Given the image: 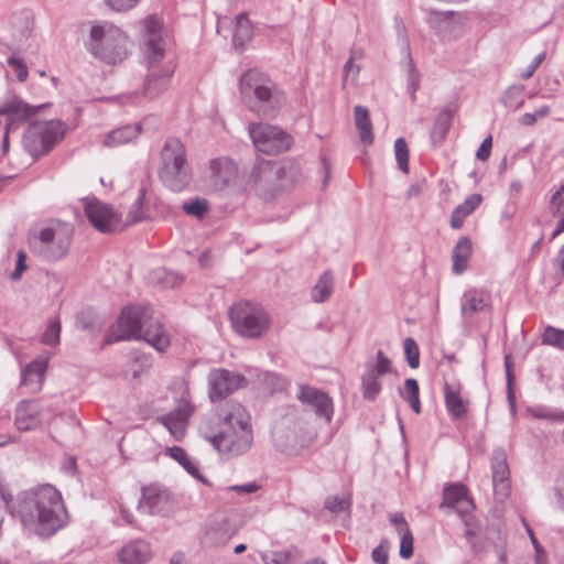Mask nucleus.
Here are the masks:
<instances>
[{
	"label": "nucleus",
	"mask_w": 564,
	"mask_h": 564,
	"mask_svg": "<svg viewBox=\"0 0 564 564\" xmlns=\"http://www.w3.org/2000/svg\"><path fill=\"white\" fill-rule=\"evenodd\" d=\"M0 497L8 512L37 535L51 536L68 521L62 495L51 485L22 491L14 498L0 478Z\"/></svg>",
	"instance_id": "obj_1"
},
{
	"label": "nucleus",
	"mask_w": 564,
	"mask_h": 564,
	"mask_svg": "<svg viewBox=\"0 0 564 564\" xmlns=\"http://www.w3.org/2000/svg\"><path fill=\"white\" fill-rule=\"evenodd\" d=\"M199 432L216 451L228 457L246 453L253 441L250 415L234 401L226 402L216 413L206 416Z\"/></svg>",
	"instance_id": "obj_2"
},
{
	"label": "nucleus",
	"mask_w": 564,
	"mask_h": 564,
	"mask_svg": "<svg viewBox=\"0 0 564 564\" xmlns=\"http://www.w3.org/2000/svg\"><path fill=\"white\" fill-rule=\"evenodd\" d=\"M143 25L144 35L142 50L149 68L144 84V94L149 98H153L167 88L175 66L172 62L163 63L160 66L165 56L161 21L156 17L150 15L144 19Z\"/></svg>",
	"instance_id": "obj_3"
},
{
	"label": "nucleus",
	"mask_w": 564,
	"mask_h": 564,
	"mask_svg": "<svg viewBox=\"0 0 564 564\" xmlns=\"http://www.w3.org/2000/svg\"><path fill=\"white\" fill-rule=\"evenodd\" d=\"M240 95L250 111L272 119L286 104L284 91L265 74L250 69L240 77Z\"/></svg>",
	"instance_id": "obj_4"
},
{
	"label": "nucleus",
	"mask_w": 564,
	"mask_h": 564,
	"mask_svg": "<svg viewBox=\"0 0 564 564\" xmlns=\"http://www.w3.org/2000/svg\"><path fill=\"white\" fill-rule=\"evenodd\" d=\"M151 311L147 306L129 305L118 318L113 340L143 339L159 351L170 345V336L160 323H150Z\"/></svg>",
	"instance_id": "obj_5"
},
{
	"label": "nucleus",
	"mask_w": 564,
	"mask_h": 564,
	"mask_svg": "<svg viewBox=\"0 0 564 564\" xmlns=\"http://www.w3.org/2000/svg\"><path fill=\"white\" fill-rule=\"evenodd\" d=\"M159 177L171 192L181 193L192 182L193 172L184 144L176 138L166 139L160 154Z\"/></svg>",
	"instance_id": "obj_6"
},
{
	"label": "nucleus",
	"mask_w": 564,
	"mask_h": 564,
	"mask_svg": "<svg viewBox=\"0 0 564 564\" xmlns=\"http://www.w3.org/2000/svg\"><path fill=\"white\" fill-rule=\"evenodd\" d=\"M127 42V35L118 26L100 22L91 26L85 47L96 58L107 64H117L128 55Z\"/></svg>",
	"instance_id": "obj_7"
},
{
	"label": "nucleus",
	"mask_w": 564,
	"mask_h": 564,
	"mask_svg": "<svg viewBox=\"0 0 564 564\" xmlns=\"http://www.w3.org/2000/svg\"><path fill=\"white\" fill-rule=\"evenodd\" d=\"M73 241V228L54 223L29 237L31 251L47 262H56L66 257Z\"/></svg>",
	"instance_id": "obj_8"
},
{
	"label": "nucleus",
	"mask_w": 564,
	"mask_h": 564,
	"mask_svg": "<svg viewBox=\"0 0 564 564\" xmlns=\"http://www.w3.org/2000/svg\"><path fill=\"white\" fill-rule=\"evenodd\" d=\"M65 131L66 124L61 120L34 122L24 133L23 145L31 156L39 159L63 139Z\"/></svg>",
	"instance_id": "obj_9"
},
{
	"label": "nucleus",
	"mask_w": 564,
	"mask_h": 564,
	"mask_svg": "<svg viewBox=\"0 0 564 564\" xmlns=\"http://www.w3.org/2000/svg\"><path fill=\"white\" fill-rule=\"evenodd\" d=\"M234 329L243 337L258 338L269 327L270 318L265 311L250 302H238L229 312Z\"/></svg>",
	"instance_id": "obj_10"
},
{
	"label": "nucleus",
	"mask_w": 564,
	"mask_h": 564,
	"mask_svg": "<svg viewBox=\"0 0 564 564\" xmlns=\"http://www.w3.org/2000/svg\"><path fill=\"white\" fill-rule=\"evenodd\" d=\"M249 135L254 148L264 154L275 155L288 151L292 145V137L276 126L268 123H251Z\"/></svg>",
	"instance_id": "obj_11"
},
{
	"label": "nucleus",
	"mask_w": 564,
	"mask_h": 564,
	"mask_svg": "<svg viewBox=\"0 0 564 564\" xmlns=\"http://www.w3.org/2000/svg\"><path fill=\"white\" fill-rule=\"evenodd\" d=\"M174 507V499L165 486L153 482L141 487V498L138 501L139 512L149 516L167 517Z\"/></svg>",
	"instance_id": "obj_12"
},
{
	"label": "nucleus",
	"mask_w": 564,
	"mask_h": 564,
	"mask_svg": "<svg viewBox=\"0 0 564 564\" xmlns=\"http://www.w3.org/2000/svg\"><path fill=\"white\" fill-rule=\"evenodd\" d=\"M47 105L48 104L32 106L14 95L8 97L2 102V105L0 106V116L9 117V121L6 126V132L3 134V139L1 142V151L3 154H7L9 151V130L15 123L24 122L30 118L36 116L39 111Z\"/></svg>",
	"instance_id": "obj_13"
},
{
	"label": "nucleus",
	"mask_w": 564,
	"mask_h": 564,
	"mask_svg": "<svg viewBox=\"0 0 564 564\" xmlns=\"http://www.w3.org/2000/svg\"><path fill=\"white\" fill-rule=\"evenodd\" d=\"M426 23L441 41H454L465 32V18L455 11L431 10Z\"/></svg>",
	"instance_id": "obj_14"
},
{
	"label": "nucleus",
	"mask_w": 564,
	"mask_h": 564,
	"mask_svg": "<svg viewBox=\"0 0 564 564\" xmlns=\"http://www.w3.org/2000/svg\"><path fill=\"white\" fill-rule=\"evenodd\" d=\"M278 163L273 161H259L250 174V185L263 199H272L282 192L279 186Z\"/></svg>",
	"instance_id": "obj_15"
},
{
	"label": "nucleus",
	"mask_w": 564,
	"mask_h": 564,
	"mask_svg": "<svg viewBox=\"0 0 564 564\" xmlns=\"http://www.w3.org/2000/svg\"><path fill=\"white\" fill-rule=\"evenodd\" d=\"M207 381L208 397L213 402L221 400L238 389L247 387L248 384L246 377L225 368L210 370L207 377Z\"/></svg>",
	"instance_id": "obj_16"
},
{
	"label": "nucleus",
	"mask_w": 564,
	"mask_h": 564,
	"mask_svg": "<svg viewBox=\"0 0 564 564\" xmlns=\"http://www.w3.org/2000/svg\"><path fill=\"white\" fill-rule=\"evenodd\" d=\"M296 399L315 416L330 423L334 415V402L325 391L308 384H299Z\"/></svg>",
	"instance_id": "obj_17"
},
{
	"label": "nucleus",
	"mask_w": 564,
	"mask_h": 564,
	"mask_svg": "<svg viewBox=\"0 0 564 564\" xmlns=\"http://www.w3.org/2000/svg\"><path fill=\"white\" fill-rule=\"evenodd\" d=\"M376 364L366 362L365 372L361 376V391L366 400H375L381 391L380 377L392 370L390 359L382 350L377 351Z\"/></svg>",
	"instance_id": "obj_18"
},
{
	"label": "nucleus",
	"mask_w": 564,
	"mask_h": 564,
	"mask_svg": "<svg viewBox=\"0 0 564 564\" xmlns=\"http://www.w3.org/2000/svg\"><path fill=\"white\" fill-rule=\"evenodd\" d=\"M84 207L88 220L98 231L112 232L120 226V215L99 199L85 198Z\"/></svg>",
	"instance_id": "obj_19"
},
{
	"label": "nucleus",
	"mask_w": 564,
	"mask_h": 564,
	"mask_svg": "<svg viewBox=\"0 0 564 564\" xmlns=\"http://www.w3.org/2000/svg\"><path fill=\"white\" fill-rule=\"evenodd\" d=\"M491 474L494 494L497 500L503 501L510 495V469L507 453L503 448H496L491 455Z\"/></svg>",
	"instance_id": "obj_20"
},
{
	"label": "nucleus",
	"mask_w": 564,
	"mask_h": 564,
	"mask_svg": "<svg viewBox=\"0 0 564 564\" xmlns=\"http://www.w3.org/2000/svg\"><path fill=\"white\" fill-rule=\"evenodd\" d=\"M194 412V406L188 399L182 397L173 411L160 415L158 421L164 425L170 433L177 440L184 436L189 416Z\"/></svg>",
	"instance_id": "obj_21"
},
{
	"label": "nucleus",
	"mask_w": 564,
	"mask_h": 564,
	"mask_svg": "<svg viewBox=\"0 0 564 564\" xmlns=\"http://www.w3.org/2000/svg\"><path fill=\"white\" fill-rule=\"evenodd\" d=\"M441 507L454 509L459 516H468L475 508L467 488L462 484L449 485L444 488Z\"/></svg>",
	"instance_id": "obj_22"
},
{
	"label": "nucleus",
	"mask_w": 564,
	"mask_h": 564,
	"mask_svg": "<svg viewBox=\"0 0 564 564\" xmlns=\"http://www.w3.org/2000/svg\"><path fill=\"white\" fill-rule=\"evenodd\" d=\"M444 402L449 416L456 421L465 420L468 414L470 401L462 392V388L445 383Z\"/></svg>",
	"instance_id": "obj_23"
},
{
	"label": "nucleus",
	"mask_w": 564,
	"mask_h": 564,
	"mask_svg": "<svg viewBox=\"0 0 564 564\" xmlns=\"http://www.w3.org/2000/svg\"><path fill=\"white\" fill-rule=\"evenodd\" d=\"M209 170L212 185L217 191L228 186L237 176L235 163L227 158L212 160Z\"/></svg>",
	"instance_id": "obj_24"
},
{
	"label": "nucleus",
	"mask_w": 564,
	"mask_h": 564,
	"mask_svg": "<svg viewBox=\"0 0 564 564\" xmlns=\"http://www.w3.org/2000/svg\"><path fill=\"white\" fill-rule=\"evenodd\" d=\"M14 424L19 431H30L41 424V406L36 401L23 400L15 409Z\"/></svg>",
	"instance_id": "obj_25"
},
{
	"label": "nucleus",
	"mask_w": 564,
	"mask_h": 564,
	"mask_svg": "<svg viewBox=\"0 0 564 564\" xmlns=\"http://www.w3.org/2000/svg\"><path fill=\"white\" fill-rule=\"evenodd\" d=\"M490 306V295L480 289L467 290L460 299V313L463 318L469 319L475 314L484 312Z\"/></svg>",
	"instance_id": "obj_26"
},
{
	"label": "nucleus",
	"mask_w": 564,
	"mask_h": 564,
	"mask_svg": "<svg viewBox=\"0 0 564 564\" xmlns=\"http://www.w3.org/2000/svg\"><path fill=\"white\" fill-rule=\"evenodd\" d=\"M150 557V544L143 540H135L128 543L119 553V560L123 564H145Z\"/></svg>",
	"instance_id": "obj_27"
},
{
	"label": "nucleus",
	"mask_w": 564,
	"mask_h": 564,
	"mask_svg": "<svg viewBox=\"0 0 564 564\" xmlns=\"http://www.w3.org/2000/svg\"><path fill=\"white\" fill-rule=\"evenodd\" d=\"M235 535V530L230 522L221 518L220 520L213 521L205 533L206 542L212 546L226 545Z\"/></svg>",
	"instance_id": "obj_28"
},
{
	"label": "nucleus",
	"mask_w": 564,
	"mask_h": 564,
	"mask_svg": "<svg viewBox=\"0 0 564 564\" xmlns=\"http://www.w3.org/2000/svg\"><path fill=\"white\" fill-rule=\"evenodd\" d=\"M50 357L36 358L25 366L22 371V384L35 383L34 391H39L44 382Z\"/></svg>",
	"instance_id": "obj_29"
},
{
	"label": "nucleus",
	"mask_w": 564,
	"mask_h": 564,
	"mask_svg": "<svg viewBox=\"0 0 564 564\" xmlns=\"http://www.w3.org/2000/svg\"><path fill=\"white\" fill-rule=\"evenodd\" d=\"M279 186L281 191L291 189L302 178V170L300 164L294 160H285L278 163Z\"/></svg>",
	"instance_id": "obj_30"
},
{
	"label": "nucleus",
	"mask_w": 564,
	"mask_h": 564,
	"mask_svg": "<svg viewBox=\"0 0 564 564\" xmlns=\"http://www.w3.org/2000/svg\"><path fill=\"white\" fill-rule=\"evenodd\" d=\"M473 252V242L468 237L458 239L452 252L453 272L462 274L468 267L469 259Z\"/></svg>",
	"instance_id": "obj_31"
},
{
	"label": "nucleus",
	"mask_w": 564,
	"mask_h": 564,
	"mask_svg": "<svg viewBox=\"0 0 564 564\" xmlns=\"http://www.w3.org/2000/svg\"><path fill=\"white\" fill-rule=\"evenodd\" d=\"M141 133V126L139 123L135 124H127L120 128H117L110 131L105 140L104 144L106 147H117L127 144L129 142L134 141L139 134Z\"/></svg>",
	"instance_id": "obj_32"
},
{
	"label": "nucleus",
	"mask_w": 564,
	"mask_h": 564,
	"mask_svg": "<svg viewBox=\"0 0 564 564\" xmlns=\"http://www.w3.org/2000/svg\"><path fill=\"white\" fill-rule=\"evenodd\" d=\"M482 197L480 194L469 195L464 203L458 205L452 213L451 227L459 229L466 217H468L481 203Z\"/></svg>",
	"instance_id": "obj_33"
},
{
	"label": "nucleus",
	"mask_w": 564,
	"mask_h": 564,
	"mask_svg": "<svg viewBox=\"0 0 564 564\" xmlns=\"http://www.w3.org/2000/svg\"><path fill=\"white\" fill-rule=\"evenodd\" d=\"M355 124L359 132L361 142L366 145H370L373 142L372 123L369 116V110L364 106H355Z\"/></svg>",
	"instance_id": "obj_34"
},
{
	"label": "nucleus",
	"mask_w": 564,
	"mask_h": 564,
	"mask_svg": "<svg viewBox=\"0 0 564 564\" xmlns=\"http://www.w3.org/2000/svg\"><path fill=\"white\" fill-rule=\"evenodd\" d=\"M454 112L449 108H444L435 118L432 130H431V140L434 144H441L453 122Z\"/></svg>",
	"instance_id": "obj_35"
},
{
	"label": "nucleus",
	"mask_w": 564,
	"mask_h": 564,
	"mask_svg": "<svg viewBox=\"0 0 564 564\" xmlns=\"http://www.w3.org/2000/svg\"><path fill=\"white\" fill-rule=\"evenodd\" d=\"M334 291V276L332 271H325L316 281L311 290V299L314 303H324L333 294Z\"/></svg>",
	"instance_id": "obj_36"
},
{
	"label": "nucleus",
	"mask_w": 564,
	"mask_h": 564,
	"mask_svg": "<svg viewBox=\"0 0 564 564\" xmlns=\"http://www.w3.org/2000/svg\"><path fill=\"white\" fill-rule=\"evenodd\" d=\"M252 36V28L246 13H239L236 17V26L234 31L232 42L237 51H241L247 41Z\"/></svg>",
	"instance_id": "obj_37"
},
{
	"label": "nucleus",
	"mask_w": 564,
	"mask_h": 564,
	"mask_svg": "<svg viewBox=\"0 0 564 564\" xmlns=\"http://www.w3.org/2000/svg\"><path fill=\"white\" fill-rule=\"evenodd\" d=\"M399 393L409 402L413 412H415L416 414L421 413L420 388L415 379H405L404 389H400Z\"/></svg>",
	"instance_id": "obj_38"
},
{
	"label": "nucleus",
	"mask_w": 564,
	"mask_h": 564,
	"mask_svg": "<svg viewBox=\"0 0 564 564\" xmlns=\"http://www.w3.org/2000/svg\"><path fill=\"white\" fill-rule=\"evenodd\" d=\"M170 455L180 463V465L194 478L203 481V475L197 466L192 462L187 453L178 446L169 448Z\"/></svg>",
	"instance_id": "obj_39"
},
{
	"label": "nucleus",
	"mask_w": 564,
	"mask_h": 564,
	"mask_svg": "<svg viewBox=\"0 0 564 564\" xmlns=\"http://www.w3.org/2000/svg\"><path fill=\"white\" fill-rule=\"evenodd\" d=\"M524 90L523 85H513L510 86L503 94L501 102L505 105V107L509 109L517 110L521 108L524 104V100L522 98V94Z\"/></svg>",
	"instance_id": "obj_40"
},
{
	"label": "nucleus",
	"mask_w": 564,
	"mask_h": 564,
	"mask_svg": "<svg viewBox=\"0 0 564 564\" xmlns=\"http://www.w3.org/2000/svg\"><path fill=\"white\" fill-rule=\"evenodd\" d=\"M208 202L203 197H195L189 200H185L182 205V209L186 215L194 216L196 218H203L208 212Z\"/></svg>",
	"instance_id": "obj_41"
},
{
	"label": "nucleus",
	"mask_w": 564,
	"mask_h": 564,
	"mask_svg": "<svg viewBox=\"0 0 564 564\" xmlns=\"http://www.w3.org/2000/svg\"><path fill=\"white\" fill-rule=\"evenodd\" d=\"M153 278L163 286V288H176L182 284L183 276L176 272L169 271L164 268H160L153 271Z\"/></svg>",
	"instance_id": "obj_42"
},
{
	"label": "nucleus",
	"mask_w": 564,
	"mask_h": 564,
	"mask_svg": "<svg viewBox=\"0 0 564 564\" xmlns=\"http://www.w3.org/2000/svg\"><path fill=\"white\" fill-rule=\"evenodd\" d=\"M406 70H408V91L411 98V101L414 102L416 99V90L420 87V73L417 72L415 64L408 54V62H406Z\"/></svg>",
	"instance_id": "obj_43"
},
{
	"label": "nucleus",
	"mask_w": 564,
	"mask_h": 564,
	"mask_svg": "<svg viewBox=\"0 0 564 564\" xmlns=\"http://www.w3.org/2000/svg\"><path fill=\"white\" fill-rule=\"evenodd\" d=\"M542 343L558 349H564V329L547 326L542 334Z\"/></svg>",
	"instance_id": "obj_44"
},
{
	"label": "nucleus",
	"mask_w": 564,
	"mask_h": 564,
	"mask_svg": "<svg viewBox=\"0 0 564 564\" xmlns=\"http://www.w3.org/2000/svg\"><path fill=\"white\" fill-rule=\"evenodd\" d=\"M145 199V188L142 187L139 189V195L135 202L132 204L129 214L128 221L131 224L140 223L147 218L143 204Z\"/></svg>",
	"instance_id": "obj_45"
},
{
	"label": "nucleus",
	"mask_w": 564,
	"mask_h": 564,
	"mask_svg": "<svg viewBox=\"0 0 564 564\" xmlns=\"http://www.w3.org/2000/svg\"><path fill=\"white\" fill-rule=\"evenodd\" d=\"M394 154L399 169L405 174L409 173V148L403 138L395 140Z\"/></svg>",
	"instance_id": "obj_46"
},
{
	"label": "nucleus",
	"mask_w": 564,
	"mask_h": 564,
	"mask_svg": "<svg viewBox=\"0 0 564 564\" xmlns=\"http://www.w3.org/2000/svg\"><path fill=\"white\" fill-rule=\"evenodd\" d=\"M404 354L409 366L413 369L420 366V351L416 341L406 337L403 341Z\"/></svg>",
	"instance_id": "obj_47"
},
{
	"label": "nucleus",
	"mask_w": 564,
	"mask_h": 564,
	"mask_svg": "<svg viewBox=\"0 0 564 564\" xmlns=\"http://www.w3.org/2000/svg\"><path fill=\"white\" fill-rule=\"evenodd\" d=\"M61 323L58 319L52 321L42 335V343L48 346L59 344Z\"/></svg>",
	"instance_id": "obj_48"
},
{
	"label": "nucleus",
	"mask_w": 564,
	"mask_h": 564,
	"mask_svg": "<svg viewBox=\"0 0 564 564\" xmlns=\"http://www.w3.org/2000/svg\"><path fill=\"white\" fill-rule=\"evenodd\" d=\"M350 498L333 496L325 500V508L333 513H339L350 507Z\"/></svg>",
	"instance_id": "obj_49"
},
{
	"label": "nucleus",
	"mask_w": 564,
	"mask_h": 564,
	"mask_svg": "<svg viewBox=\"0 0 564 564\" xmlns=\"http://www.w3.org/2000/svg\"><path fill=\"white\" fill-rule=\"evenodd\" d=\"M401 535L400 556L409 558L413 555V535L410 529L399 533Z\"/></svg>",
	"instance_id": "obj_50"
},
{
	"label": "nucleus",
	"mask_w": 564,
	"mask_h": 564,
	"mask_svg": "<svg viewBox=\"0 0 564 564\" xmlns=\"http://www.w3.org/2000/svg\"><path fill=\"white\" fill-rule=\"evenodd\" d=\"M8 64L17 73V78L20 82H24L28 78L29 70L23 59L15 57L14 55L8 58Z\"/></svg>",
	"instance_id": "obj_51"
},
{
	"label": "nucleus",
	"mask_w": 564,
	"mask_h": 564,
	"mask_svg": "<svg viewBox=\"0 0 564 564\" xmlns=\"http://www.w3.org/2000/svg\"><path fill=\"white\" fill-rule=\"evenodd\" d=\"M107 6L117 12H124L133 9L140 0H105Z\"/></svg>",
	"instance_id": "obj_52"
},
{
	"label": "nucleus",
	"mask_w": 564,
	"mask_h": 564,
	"mask_svg": "<svg viewBox=\"0 0 564 564\" xmlns=\"http://www.w3.org/2000/svg\"><path fill=\"white\" fill-rule=\"evenodd\" d=\"M492 148V138L488 135L485 138L476 152V158L480 161H487L490 156Z\"/></svg>",
	"instance_id": "obj_53"
},
{
	"label": "nucleus",
	"mask_w": 564,
	"mask_h": 564,
	"mask_svg": "<svg viewBox=\"0 0 564 564\" xmlns=\"http://www.w3.org/2000/svg\"><path fill=\"white\" fill-rule=\"evenodd\" d=\"M562 207H564V185L553 194L551 199V209L554 215L558 214Z\"/></svg>",
	"instance_id": "obj_54"
},
{
	"label": "nucleus",
	"mask_w": 564,
	"mask_h": 564,
	"mask_svg": "<svg viewBox=\"0 0 564 564\" xmlns=\"http://www.w3.org/2000/svg\"><path fill=\"white\" fill-rule=\"evenodd\" d=\"M545 53L538 54L534 59L530 63V65L525 68V70L521 74V77L523 79H529L533 76L536 68L540 66V64L544 61Z\"/></svg>",
	"instance_id": "obj_55"
},
{
	"label": "nucleus",
	"mask_w": 564,
	"mask_h": 564,
	"mask_svg": "<svg viewBox=\"0 0 564 564\" xmlns=\"http://www.w3.org/2000/svg\"><path fill=\"white\" fill-rule=\"evenodd\" d=\"M25 260H26L25 253L23 251H19L18 252L17 263H15V269L11 273V279L12 280L15 281V280H19L21 278L22 273L26 269Z\"/></svg>",
	"instance_id": "obj_56"
},
{
	"label": "nucleus",
	"mask_w": 564,
	"mask_h": 564,
	"mask_svg": "<svg viewBox=\"0 0 564 564\" xmlns=\"http://www.w3.org/2000/svg\"><path fill=\"white\" fill-rule=\"evenodd\" d=\"M464 523L466 525V530H465V536L468 541V543L470 544V546L474 549V541L473 539L477 535L478 533V530L476 528V524L474 523V518H469L467 517L465 520H464Z\"/></svg>",
	"instance_id": "obj_57"
},
{
	"label": "nucleus",
	"mask_w": 564,
	"mask_h": 564,
	"mask_svg": "<svg viewBox=\"0 0 564 564\" xmlns=\"http://www.w3.org/2000/svg\"><path fill=\"white\" fill-rule=\"evenodd\" d=\"M371 558L377 564H388V552L382 545H378L372 550Z\"/></svg>",
	"instance_id": "obj_58"
},
{
	"label": "nucleus",
	"mask_w": 564,
	"mask_h": 564,
	"mask_svg": "<svg viewBox=\"0 0 564 564\" xmlns=\"http://www.w3.org/2000/svg\"><path fill=\"white\" fill-rule=\"evenodd\" d=\"M291 560L290 552L279 551L273 552L269 558L268 564H289Z\"/></svg>",
	"instance_id": "obj_59"
},
{
	"label": "nucleus",
	"mask_w": 564,
	"mask_h": 564,
	"mask_svg": "<svg viewBox=\"0 0 564 564\" xmlns=\"http://www.w3.org/2000/svg\"><path fill=\"white\" fill-rule=\"evenodd\" d=\"M425 186H426L425 178H422L421 181L411 184L408 188L406 197L408 198L417 197L423 192Z\"/></svg>",
	"instance_id": "obj_60"
},
{
	"label": "nucleus",
	"mask_w": 564,
	"mask_h": 564,
	"mask_svg": "<svg viewBox=\"0 0 564 564\" xmlns=\"http://www.w3.org/2000/svg\"><path fill=\"white\" fill-rule=\"evenodd\" d=\"M390 521L392 524L395 525L398 533H401L404 530H408V522L404 518V516L400 512L394 513L390 517Z\"/></svg>",
	"instance_id": "obj_61"
},
{
	"label": "nucleus",
	"mask_w": 564,
	"mask_h": 564,
	"mask_svg": "<svg viewBox=\"0 0 564 564\" xmlns=\"http://www.w3.org/2000/svg\"><path fill=\"white\" fill-rule=\"evenodd\" d=\"M535 416L552 421H564V413L558 411H539L535 413Z\"/></svg>",
	"instance_id": "obj_62"
},
{
	"label": "nucleus",
	"mask_w": 564,
	"mask_h": 564,
	"mask_svg": "<svg viewBox=\"0 0 564 564\" xmlns=\"http://www.w3.org/2000/svg\"><path fill=\"white\" fill-rule=\"evenodd\" d=\"M360 72V66L354 65V57H349V59L344 65V79H346L350 73H354V76H357Z\"/></svg>",
	"instance_id": "obj_63"
},
{
	"label": "nucleus",
	"mask_w": 564,
	"mask_h": 564,
	"mask_svg": "<svg viewBox=\"0 0 564 564\" xmlns=\"http://www.w3.org/2000/svg\"><path fill=\"white\" fill-rule=\"evenodd\" d=\"M230 489L235 490L239 494H252L259 489V485H257L256 482H250V484L240 485V486H232V487H230Z\"/></svg>",
	"instance_id": "obj_64"
}]
</instances>
